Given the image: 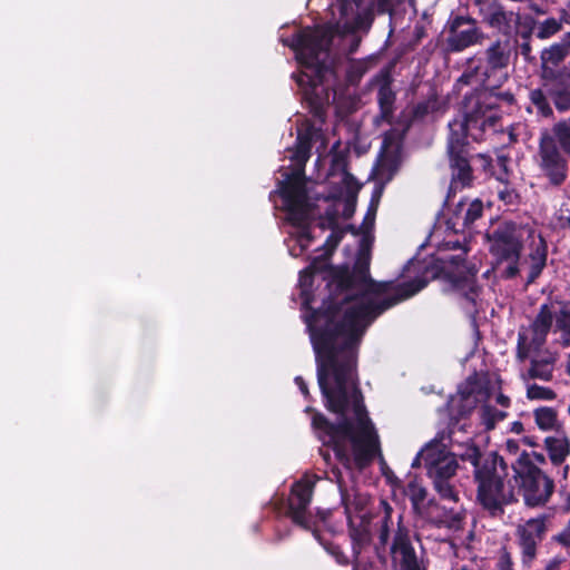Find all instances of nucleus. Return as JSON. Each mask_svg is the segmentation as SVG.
Instances as JSON below:
<instances>
[{
  "mask_svg": "<svg viewBox=\"0 0 570 570\" xmlns=\"http://www.w3.org/2000/svg\"><path fill=\"white\" fill-rule=\"evenodd\" d=\"M541 168L553 185L561 184L566 178V161L551 137L541 139Z\"/></svg>",
  "mask_w": 570,
  "mask_h": 570,
  "instance_id": "16",
  "label": "nucleus"
},
{
  "mask_svg": "<svg viewBox=\"0 0 570 570\" xmlns=\"http://www.w3.org/2000/svg\"><path fill=\"white\" fill-rule=\"evenodd\" d=\"M434 510H441L439 505L433 507ZM433 521L438 525H448L451 521H454L456 519L455 512L452 508H442V513L438 514L436 517L432 515Z\"/></svg>",
  "mask_w": 570,
  "mask_h": 570,
  "instance_id": "32",
  "label": "nucleus"
},
{
  "mask_svg": "<svg viewBox=\"0 0 570 570\" xmlns=\"http://www.w3.org/2000/svg\"><path fill=\"white\" fill-rule=\"evenodd\" d=\"M483 208V203L478 198L466 204L463 228L470 229L482 217Z\"/></svg>",
  "mask_w": 570,
  "mask_h": 570,
  "instance_id": "25",
  "label": "nucleus"
},
{
  "mask_svg": "<svg viewBox=\"0 0 570 570\" xmlns=\"http://www.w3.org/2000/svg\"><path fill=\"white\" fill-rule=\"evenodd\" d=\"M554 361L556 356L551 353L540 362L537 360V379L550 380L552 377Z\"/></svg>",
  "mask_w": 570,
  "mask_h": 570,
  "instance_id": "28",
  "label": "nucleus"
},
{
  "mask_svg": "<svg viewBox=\"0 0 570 570\" xmlns=\"http://www.w3.org/2000/svg\"><path fill=\"white\" fill-rule=\"evenodd\" d=\"M553 102L559 110H568L570 108V90L554 92Z\"/></svg>",
  "mask_w": 570,
  "mask_h": 570,
  "instance_id": "34",
  "label": "nucleus"
},
{
  "mask_svg": "<svg viewBox=\"0 0 570 570\" xmlns=\"http://www.w3.org/2000/svg\"><path fill=\"white\" fill-rule=\"evenodd\" d=\"M554 483L537 469V505L546 503L553 493Z\"/></svg>",
  "mask_w": 570,
  "mask_h": 570,
  "instance_id": "23",
  "label": "nucleus"
},
{
  "mask_svg": "<svg viewBox=\"0 0 570 570\" xmlns=\"http://www.w3.org/2000/svg\"><path fill=\"white\" fill-rule=\"evenodd\" d=\"M529 100L531 104H534V90H529Z\"/></svg>",
  "mask_w": 570,
  "mask_h": 570,
  "instance_id": "46",
  "label": "nucleus"
},
{
  "mask_svg": "<svg viewBox=\"0 0 570 570\" xmlns=\"http://www.w3.org/2000/svg\"><path fill=\"white\" fill-rule=\"evenodd\" d=\"M560 543L568 546L570 544V532L561 533L556 538Z\"/></svg>",
  "mask_w": 570,
  "mask_h": 570,
  "instance_id": "42",
  "label": "nucleus"
},
{
  "mask_svg": "<svg viewBox=\"0 0 570 570\" xmlns=\"http://www.w3.org/2000/svg\"><path fill=\"white\" fill-rule=\"evenodd\" d=\"M305 411H306V412H309V411H312V409H311L309 406H307V407L305 409Z\"/></svg>",
  "mask_w": 570,
  "mask_h": 570,
  "instance_id": "53",
  "label": "nucleus"
},
{
  "mask_svg": "<svg viewBox=\"0 0 570 570\" xmlns=\"http://www.w3.org/2000/svg\"><path fill=\"white\" fill-rule=\"evenodd\" d=\"M557 316V327L564 333V344H570V309H562L559 304L543 305L537 318V335L546 334Z\"/></svg>",
  "mask_w": 570,
  "mask_h": 570,
  "instance_id": "17",
  "label": "nucleus"
},
{
  "mask_svg": "<svg viewBox=\"0 0 570 570\" xmlns=\"http://www.w3.org/2000/svg\"><path fill=\"white\" fill-rule=\"evenodd\" d=\"M517 363L520 366V376L527 384V396L534 400V321L529 320L527 326H521L518 332Z\"/></svg>",
  "mask_w": 570,
  "mask_h": 570,
  "instance_id": "14",
  "label": "nucleus"
},
{
  "mask_svg": "<svg viewBox=\"0 0 570 570\" xmlns=\"http://www.w3.org/2000/svg\"><path fill=\"white\" fill-rule=\"evenodd\" d=\"M543 265H544V257L542 258V262H541V264H540V265H539V263L537 262L535 267H537V269H538L539 267H542Z\"/></svg>",
  "mask_w": 570,
  "mask_h": 570,
  "instance_id": "52",
  "label": "nucleus"
},
{
  "mask_svg": "<svg viewBox=\"0 0 570 570\" xmlns=\"http://www.w3.org/2000/svg\"><path fill=\"white\" fill-rule=\"evenodd\" d=\"M511 50L509 41H495L487 50L485 66L464 71L456 81L459 89L474 82L481 83L482 88L464 94L461 117L448 125L451 183L446 200L452 193L470 187L473 181L468 138L480 142L498 134H505L502 115L505 112L504 108L513 105L514 96L499 89L508 80Z\"/></svg>",
  "mask_w": 570,
  "mask_h": 570,
  "instance_id": "4",
  "label": "nucleus"
},
{
  "mask_svg": "<svg viewBox=\"0 0 570 570\" xmlns=\"http://www.w3.org/2000/svg\"><path fill=\"white\" fill-rule=\"evenodd\" d=\"M381 504L383 515L380 520L379 543L375 548L379 558L384 560L385 557L381 556V550L385 551L389 546L392 570H428L423 558L416 553L410 529L402 524V514H399L396 529H392L393 508L386 501H382Z\"/></svg>",
  "mask_w": 570,
  "mask_h": 570,
  "instance_id": "7",
  "label": "nucleus"
},
{
  "mask_svg": "<svg viewBox=\"0 0 570 570\" xmlns=\"http://www.w3.org/2000/svg\"><path fill=\"white\" fill-rule=\"evenodd\" d=\"M554 396L556 394L551 389L537 385V399L552 400Z\"/></svg>",
  "mask_w": 570,
  "mask_h": 570,
  "instance_id": "36",
  "label": "nucleus"
},
{
  "mask_svg": "<svg viewBox=\"0 0 570 570\" xmlns=\"http://www.w3.org/2000/svg\"><path fill=\"white\" fill-rule=\"evenodd\" d=\"M546 570H560V561H558V560L551 561Z\"/></svg>",
  "mask_w": 570,
  "mask_h": 570,
  "instance_id": "44",
  "label": "nucleus"
},
{
  "mask_svg": "<svg viewBox=\"0 0 570 570\" xmlns=\"http://www.w3.org/2000/svg\"><path fill=\"white\" fill-rule=\"evenodd\" d=\"M566 47L561 43L552 45L541 53L543 77H553V68L557 67L566 57Z\"/></svg>",
  "mask_w": 570,
  "mask_h": 570,
  "instance_id": "21",
  "label": "nucleus"
},
{
  "mask_svg": "<svg viewBox=\"0 0 570 570\" xmlns=\"http://www.w3.org/2000/svg\"><path fill=\"white\" fill-rule=\"evenodd\" d=\"M395 92L391 87V83L383 82L377 91V102L380 107V116L383 120L391 122L394 107H395Z\"/></svg>",
  "mask_w": 570,
  "mask_h": 570,
  "instance_id": "20",
  "label": "nucleus"
},
{
  "mask_svg": "<svg viewBox=\"0 0 570 570\" xmlns=\"http://www.w3.org/2000/svg\"><path fill=\"white\" fill-rule=\"evenodd\" d=\"M375 209L367 210L362 227L373 226ZM373 237L364 230L352 268H330L323 281L327 295L317 309L303 315L315 354L317 383L335 423L315 413L312 428L320 441H379L367 415L357 377L358 347L367 327L386 309L426 287L424 275L402 282H375L370 275Z\"/></svg>",
  "mask_w": 570,
  "mask_h": 570,
  "instance_id": "1",
  "label": "nucleus"
},
{
  "mask_svg": "<svg viewBox=\"0 0 570 570\" xmlns=\"http://www.w3.org/2000/svg\"><path fill=\"white\" fill-rule=\"evenodd\" d=\"M561 28V23L556 19H547L539 29L538 37L549 38L550 36L558 32Z\"/></svg>",
  "mask_w": 570,
  "mask_h": 570,
  "instance_id": "33",
  "label": "nucleus"
},
{
  "mask_svg": "<svg viewBox=\"0 0 570 570\" xmlns=\"http://www.w3.org/2000/svg\"><path fill=\"white\" fill-rule=\"evenodd\" d=\"M518 543L522 552V563L531 568L534 560V518L517 528Z\"/></svg>",
  "mask_w": 570,
  "mask_h": 570,
  "instance_id": "18",
  "label": "nucleus"
},
{
  "mask_svg": "<svg viewBox=\"0 0 570 570\" xmlns=\"http://www.w3.org/2000/svg\"><path fill=\"white\" fill-rule=\"evenodd\" d=\"M567 372L570 375V354H569V357H568V361H567Z\"/></svg>",
  "mask_w": 570,
  "mask_h": 570,
  "instance_id": "50",
  "label": "nucleus"
},
{
  "mask_svg": "<svg viewBox=\"0 0 570 570\" xmlns=\"http://www.w3.org/2000/svg\"><path fill=\"white\" fill-rule=\"evenodd\" d=\"M326 478L336 483L341 502L345 508L348 532L355 556L353 570H379L374 561L360 556L362 547L371 540L370 520L366 518V514L363 513L365 499L361 495H356L354 501L351 502V495L344 484L343 473L340 468L332 466L331 471L326 473Z\"/></svg>",
  "mask_w": 570,
  "mask_h": 570,
  "instance_id": "9",
  "label": "nucleus"
},
{
  "mask_svg": "<svg viewBox=\"0 0 570 570\" xmlns=\"http://www.w3.org/2000/svg\"><path fill=\"white\" fill-rule=\"evenodd\" d=\"M413 265L412 261H409L407 265L404 267L405 271H410V266Z\"/></svg>",
  "mask_w": 570,
  "mask_h": 570,
  "instance_id": "51",
  "label": "nucleus"
},
{
  "mask_svg": "<svg viewBox=\"0 0 570 570\" xmlns=\"http://www.w3.org/2000/svg\"><path fill=\"white\" fill-rule=\"evenodd\" d=\"M446 439H450V435L438 434L417 452L411 466L415 469L423 465L440 498L456 502L459 498L454 476L459 465L456 455L448 450L444 442Z\"/></svg>",
  "mask_w": 570,
  "mask_h": 570,
  "instance_id": "6",
  "label": "nucleus"
},
{
  "mask_svg": "<svg viewBox=\"0 0 570 570\" xmlns=\"http://www.w3.org/2000/svg\"><path fill=\"white\" fill-rule=\"evenodd\" d=\"M436 100L435 99H425L419 101L412 109V116L415 120H421L426 117L429 114L435 110Z\"/></svg>",
  "mask_w": 570,
  "mask_h": 570,
  "instance_id": "30",
  "label": "nucleus"
},
{
  "mask_svg": "<svg viewBox=\"0 0 570 570\" xmlns=\"http://www.w3.org/2000/svg\"><path fill=\"white\" fill-rule=\"evenodd\" d=\"M294 382L298 386V389H299L301 393L304 395V397L308 399L309 392H308L307 384L304 381V379L302 376H296Z\"/></svg>",
  "mask_w": 570,
  "mask_h": 570,
  "instance_id": "38",
  "label": "nucleus"
},
{
  "mask_svg": "<svg viewBox=\"0 0 570 570\" xmlns=\"http://www.w3.org/2000/svg\"><path fill=\"white\" fill-rule=\"evenodd\" d=\"M521 426H522V424H521V423H519V422H514V423H513V431L519 432V430L521 429Z\"/></svg>",
  "mask_w": 570,
  "mask_h": 570,
  "instance_id": "47",
  "label": "nucleus"
},
{
  "mask_svg": "<svg viewBox=\"0 0 570 570\" xmlns=\"http://www.w3.org/2000/svg\"><path fill=\"white\" fill-rule=\"evenodd\" d=\"M495 567L497 570H513L512 558L507 549L502 548L500 550Z\"/></svg>",
  "mask_w": 570,
  "mask_h": 570,
  "instance_id": "35",
  "label": "nucleus"
},
{
  "mask_svg": "<svg viewBox=\"0 0 570 570\" xmlns=\"http://www.w3.org/2000/svg\"><path fill=\"white\" fill-rule=\"evenodd\" d=\"M455 287L460 294V305L465 315L471 320L473 328L476 330L480 308L482 306V301L480 299L481 287L478 285L474 276L458 281Z\"/></svg>",
  "mask_w": 570,
  "mask_h": 570,
  "instance_id": "15",
  "label": "nucleus"
},
{
  "mask_svg": "<svg viewBox=\"0 0 570 570\" xmlns=\"http://www.w3.org/2000/svg\"><path fill=\"white\" fill-rule=\"evenodd\" d=\"M487 240L489 250L499 262H508L503 274L508 278L514 277L518 269V259L522 248L523 230L513 222H503L491 232H488Z\"/></svg>",
  "mask_w": 570,
  "mask_h": 570,
  "instance_id": "12",
  "label": "nucleus"
},
{
  "mask_svg": "<svg viewBox=\"0 0 570 570\" xmlns=\"http://www.w3.org/2000/svg\"><path fill=\"white\" fill-rule=\"evenodd\" d=\"M562 46L566 47V51L570 48V33L566 35Z\"/></svg>",
  "mask_w": 570,
  "mask_h": 570,
  "instance_id": "45",
  "label": "nucleus"
},
{
  "mask_svg": "<svg viewBox=\"0 0 570 570\" xmlns=\"http://www.w3.org/2000/svg\"><path fill=\"white\" fill-rule=\"evenodd\" d=\"M528 284L534 282V264H532L529 268L528 277H527Z\"/></svg>",
  "mask_w": 570,
  "mask_h": 570,
  "instance_id": "43",
  "label": "nucleus"
},
{
  "mask_svg": "<svg viewBox=\"0 0 570 570\" xmlns=\"http://www.w3.org/2000/svg\"><path fill=\"white\" fill-rule=\"evenodd\" d=\"M544 443L550 460L556 464L561 463L569 453L568 441L559 430H556L552 435L547 436Z\"/></svg>",
  "mask_w": 570,
  "mask_h": 570,
  "instance_id": "19",
  "label": "nucleus"
},
{
  "mask_svg": "<svg viewBox=\"0 0 570 570\" xmlns=\"http://www.w3.org/2000/svg\"><path fill=\"white\" fill-rule=\"evenodd\" d=\"M463 461L473 465L478 484L476 500L492 517H501L504 507L514 502V489L523 497L525 505L534 507V452L523 451L512 463L514 485L505 487L508 464L497 452L482 453L474 444L461 454Z\"/></svg>",
  "mask_w": 570,
  "mask_h": 570,
  "instance_id": "5",
  "label": "nucleus"
},
{
  "mask_svg": "<svg viewBox=\"0 0 570 570\" xmlns=\"http://www.w3.org/2000/svg\"><path fill=\"white\" fill-rule=\"evenodd\" d=\"M493 389L489 386V382L481 381L475 376H470L462 383L455 395H451L446 406L450 415L451 424L470 414L479 403H487L492 399ZM507 413L498 410L490 404H483L481 407V421L487 430L494 429L495 424L504 420Z\"/></svg>",
  "mask_w": 570,
  "mask_h": 570,
  "instance_id": "10",
  "label": "nucleus"
},
{
  "mask_svg": "<svg viewBox=\"0 0 570 570\" xmlns=\"http://www.w3.org/2000/svg\"><path fill=\"white\" fill-rule=\"evenodd\" d=\"M535 460H537V462H543L544 458L540 454H537Z\"/></svg>",
  "mask_w": 570,
  "mask_h": 570,
  "instance_id": "49",
  "label": "nucleus"
},
{
  "mask_svg": "<svg viewBox=\"0 0 570 570\" xmlns=\"http://www.w3.org/2000/svg\"><path fill=\"white\" fill-rule=\"evenodd\" d=\"M554 132L564 151L570 154V118L557 124L554 127Z\"/></svg>",
  "mask_w": 570,
  "mask_h": 570,
  "instance_id": "29",
  "label": "nucleus"
},
{
  "mask_svg": "<svg viewBox=\"0 0 570 570\" xmlns=\"http://www.w3.org/2000/svg\"><path fill=\"white\" fill-rule=\"evenodd\" d=\"M451 570H472V567L470 564H461L459 561H452Z\"/></svg>",
  "mask_w": 570,
  "mask_h": 570,
  "instance_id": "41",
  "label": "nucleus"
},
{
  "mask_svg": "<svg viewBox=\"0 0 570 570\" xmlns=\"http://www.w3.org/2000/svg\"><path fill=\"white\" fill-rule=\"evenodd\" d=\"M479 12L491 28L509 35L515 30V58L532 63L531 38L534 31V18L525 16L522 18L512 10H504L497 0H475Z\"/></svg>",
  "mask_w": 570,
  "mask_h": 570,
  "instance_id": "11",
  "label": "nucleus"
},
{
  "mask_svg": "<svg viewBox=\"0 0 570 570\" xmlns=\"http://www.w3.org/2000/svg\"><path fill=\"white\" fill-rule=\"evenodd\" d=\"M528 443H529L530 445H532V446L534 445V442H532V441H530V440L528 441Z\"/></svg>",
  "mask_w": 570,
  "mask_h": 570,
  "instance_id": "54",
  "label": "nucleus"
},
{
  "mask_svg": "<svg viewBox=\"0 0 570 570\" xmlns=\"http://www.w3.org/2000/svg\"><path fill=\"white\" fill-rule=\"evenodd\" d=\"M393 4L394 0H337L340 18L334 23L316 28L306 27L291 37L279 35V41L295 53L301 70L292 77L311 115V118L297 124V128L311 124L322 130L326 109L335 99L341 78L344 77L347 85H357L367 71L366 60L332 53L334 35H353L367 27L374 13L387 12L392 21Z\"/></svg>",
  "mask_w": 570,
  "mask_h": 570,
  "instance_id": "2",
  "label": "nucleus"
},
{
  "mask_svg": "<svg viewBox=\"0 0 570 570\" xmlns=\"http://www.w3.org/2000/svg\"><path fill=\"white\" fill-rule=\"evenodd\" d=\"M465 209L466 203L464 200H460L453 209L452 215L448 218V227L455 233L464 232L466 229L463 228Z\"/></svg>",
  "mask_w": 570,
  "mask_h": 570,
  "instance_id": "26",
  "label": "nucleus"
},
{
  "mask_svg": "<svg viewBox=\"0 0 570 570\" xmlns=\"http://www.w3.org/2000/svg\"><path fill=\"white\" fill-rule=\"evenodd\" d=\"M537 424L543 429H554L558 424L557 413L551 407L537 409Z\"/></svg>",
  "mask_w": 570,
  "mask_h": 570,
  "instance_id": "27",
  "label": "nucleus"
},
{
  "mask_svg": "<svg viewBox=\"0 0 570 570\" xmlns=\"http://www.w3.org/2000/svg\"><path fill=\"white\" fill-rule=\"evenodd\" d=\"M357 46H358V41H354L353 46L351 47L350 52H353Z\"/></svg>",
  "mask_w": 570,
  "mask_h": 570,
  "instance_id": "48",
  "label": "nucleus"
},
{
  "mask_svg": "<svg viewBox=\"0 0 570 570\" xmlns=\"http://www.w3.org/2000/svg\"><path fill=\"white\" fill-rule=\"evenodd\" d=\"M321 142L325 147L323 130L314 125L297 128L295 148H288V158L297 167L291 171L282 174V179L277 181V188L269 193V200L274 203L276 209L285 213L286 220L295 229L289 233L285 239L288 254L292 257H299L309 247L313 237L311 235V225L318 219V226L322 229H331L321 254L313 257L311 264L299 272L298 286L302 298V316L315 309L313 304L316 298L312 291L313 274L325 272L331 267L327 258L344 236V230L338 227V217L342 214L348 218L353 213V204L342 199H330L322 193L315 190V186L303 177L306 161L311 157V149L314 144Z\"/></svg>",
  "mask_w": 570,
  "mask_h": 570,
  "instance_id": "3",
  "label": "nucleus"
},
{
  "mask_svg": "<svg viewBox=\"0 0 570 570\" xmlns=\"http://www.w3.org/2000/svg\"><path fill=\"white\" fill-rule=\"evenodd\" d=\"M498 196L504 205L512 206L519 203V194L509 184H502L498 188Z\"/></svg>",
  "mask_w": 570,
  "mask_h": 570,
  "instance_id": "31",
  "label": "nucleus"
},
{
  "mask_svg": "<svg viewBox=\"0 0 570 570\" xmlns=\"http://www.w3.org/2000/svg\"><path fill=\"white\" fill-rule=\"evenodd\" d=\"M406 130L407 128H403L401 130L393 128L390 131L385 132L382 140V151H399L402 147V141L404 139Z\"/></svg>",
  "mask_w": 570,
  "mask_h": 570,
  "instance_id": "24",
  "label": "nucleus"
},
{
  "mask_svg": "<svg viewBox=\"0 0 570 570\" xmlns=\"http://www.w3.org/2000/svg\"><path fill=\"white\" fill-rule=\"evenodd\" d=\"M495 402L497 404H499L500 406L502 407H508L510 405V400L508 396H505L504 394L502 393H498L495 395Z\"/></svg>",
  "mask_w": 570,
  "mask_h": 570,
  "instance_id": "40",
  "label": "nucleus"
},
{
  "mask_svg": "<svg viewBox=\"0 0 570 570\" xmlns=\"http://www.w3.org/2000/svg\"><path fill=\"white\" fill-rule=\"evenodd\" d=\"M317 480L318 478L315 475H305L292 484L287 500L288 513L295 524L304 530L312 531L314 538L334 557L336 562L344 566L348 563V557L338 546L327 543L320 533V524L325 522L328 512L318 510L314 514L309 508L314 485Z\"/></svg>",
  "mask_w": 570,
  "mask_h": 570,
  "instance_id": "8",
  "label": "nucleus"
},
{
  "mask_svg": "<svg viewBox=\"0 0 570 570\" xmlns=\"http://www.w3.org/2000/svg\"><path fill=\"white\" fill-rule=\"evenodd\" d=\"M521 126L518 125L517 127H511L510 130L507 132L509 142L518 141L519 135H520Z\"/></svg>",
  "mask_w": 570,
  "mask_h": 570,
  "instance_id": "39",
  "label": "nucleus"
},
{
  "mask_svg": "<svg viewBox=\"0 0 570 570\" xmlns=\"http://www.w3.org/2000/svg\"><path fill=\"white\" fill-rule=\"evenodd\" d=\"M448 37L445 40L446 50L460 52L476 45L483 37L476 21L463 14H451L446 22Z\"/></svg>",
  "mask_w": 570,
  "mask_h": 570,
  "instance_id": "13",
  "label": "nucleus"
},
{
  "mask_svg": "<svg viewBox=\"0 0 570 570\" xmlns=\"http://www.w3.org/2000/svg\"><path fill=\"white\" fill-rule=\"evenodd\" d=\"M537 108H539L540 111L547 117L550 116L552 112L551 108L543 101L541 92L538 90H537Z\"/></svg>",
  "mask_w": 570,
  "mask_h": 570,
  "instance_id": "37",
  "label": "nucleus"
},
{
  "mask_svg": "<svg viewBox=\"0 0 570 570\" xmlns=\"http://www.w3.org/2000/svg\"><path fill=\"white\" fill-rule=\"evenodd\" d=\"M404 494L410 499L413 510L421 513L426 505L428 490L416 481H410L404 489Z\"/></svg>",
  "mask_w": 570,
  "mask_h": 570,
  "instance_id": "22",
  "label": "nucleus"
}]
</instances>
